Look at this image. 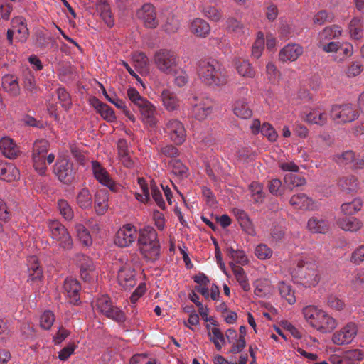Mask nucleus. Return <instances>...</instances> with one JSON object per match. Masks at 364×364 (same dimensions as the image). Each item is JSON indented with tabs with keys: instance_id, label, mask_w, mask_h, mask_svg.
Wrapping results in <instances>:
<instances>
[{
	"instance_id": "aec40b11",
	"label": "nucleus",
	"mask_w": 364,
	"mask_h": 364,
	"mask_svg": "<svg viewBox=\"0 0 364 364\" xmlns=\"http://www.w3.org/2000/svg\"><path fill=\"white\" fill-rule=\"evenodd\" d=\"M117 279L119 284L124 288L133 287L136 284L134 271L127 264L118 270Z\"/></svg>"
},
{
	"instance_id": "6e6d98bb",
	"label": "nucleus",
	"mask_w": 364,
	"mask_h": 364,
	"mask_svg": "<svg viewBox=\"0 0 364 364\" xmlns=\"http://www.w3.org/2000/svg\"><path fill=\"white\" fill-rule=\"evenodd\" d=\"M210 340L213 342L217 350H220L225 343V336L221 330L218 328H211Z\"/></svg>"
},
{
	"instance_id": "c85d7f7f",
	"label": "nucleus",
	"mask_w": 364,
	"mask_h": 364,
	"mask_svg": "<svg viewBox=\"0 0 364 364\" xmlns=\"http://www.w3.org/2000/svg\"><path fill=\"white\" fill-rule=\"evenodd\" d=\"M338 226L346 231L356 232L361 228L363 225L362 221L360 219L349 216L347 218H341L337 222Z\"/></svg>"
},
{
	"instance_id": "e2e57ef3",
	"label": "nucleus",
	"mask_w": 364,
	"mask_h": 364,
	"mask_svg": "<svg viewBox=\"0 0 364 364\" xmlns=\"http://www.w3.org/2000/svg\"><path fill=\"white\" fill-rule=\"evenodd\" d=\"M150 188L151 191V196L154 200H155L156 203L159 207L161 208H166V203L162 197V194L159 188H158L156 183L154 182L151 183Z\"/></svg>"
},
{
	"instance_id": "ddd939ff",
	"label": "nucleus",
	"mask_w": 364,
	"mask_h": 364,
	"mask_svg": "<svg viewBox=\"0 0 364 364\" xmlns=\"http://www.w3.org/2000/svg\"><path fill=\"white\" fill-rule=\"evenodd\" d=\"M54 172L58 179L65 183H71L75 178L73 164L65 158L57 161L54 166Z\"/></svg>"
},
{
	"instance_id": "2f4dec72",
	"label": "nucleus",
	"mask_w": 364,
	"mask_h": 364,
	"mask_svg": "<svg viewBox=\"0 0 364 364\" xmlns=\"http://www.w3.org/2000/svg\"><path fill=\"white\" fill-rule=\"evenodd\" d=\"M19 171L12 164L1 161V180L12 181L19 177Z\"/></svg>"
},
{
	"instance_id": "20e7f679",
	"label": "nucleus",
	"mask_w": 364,
	"mask_h": 364,
	"mask_svg": "<svg viewBox=\"0 0 364 364\" xmlns=\"http://www.w3.org/2000/svg\"><path fill=\"white\" fill-rule=\"evenodd\" d=\"M178 61L176 53L171 49H159L154 55V63L162 73H177Z\"/></svg>"
},
{
	"instance_id": "58836bf2",
	"label": "nucleus",
	"mask_w": 364,
	"mask_h": 364,
	"mask_svg": "<svg viewBox=\"0 0 364 364\" xmlns=\"http://www.w3.org/2000/svg\"><path fill=\"white\" fill-rule=\"evenodd\" d=\"M278 289L283 299H286L289 304H294L296 300L295 292L289 284L285 283L284 281L279 282Z\"/></svg>"
},
{
	"instance_id": "69168bd1",
	"label": "nucleus",
	"mask_w": 364,
	"mask_h": 364,
	"mask_svg": "<svg viewBox=\"0 0 364 364\" xmlns=\"http://www.w3.org/2000/svg\"><path fill=\"white\" fill-rule=\"evenodd\" d=\"M268 188L270 193L274 196L284 195V188L282 186V181L279 179H272L269 181Z\"/></svg>"
},
{
	"instance_id": "2eb2a0df",
	"label": "nucleus",
	"mask_w": 364,
	"mask_h": 364,
	"mask_svg": "<svg viewBox=\"0 0 364 364\" xmlns=\"http://www.w3.org/2000/svg\"><path fill=\"white\" fill-rule=\"evenodd\" d=\"M333 160L339 165H350L353 168H363L364 166V159L356 156L355 153L351 150L337 154L333 156Z\"/></svg>"
},
{
	"instance_id": "79ce46f5",
	"label": "nucleus",
	"mask_w": 364,
	"mask_h": 364,
	"mask_svg": "<svg viewBox=\"0 0 364 364\" xmlns=\"http://www.w3.org/2000/svg\"><path fill=\"white\" fill-rule=\"evenodd\" d=\"M251 198L255 203H262L265 198L263 186L261 183L252 182L249 186Z\"/></svg>"
},
{
	"instance_id": "1a4fd4ad",
	"label": "nucleus",
	"mask_w": 364,
	"mask_h": 364,
	"mask_svg": "<svg viewBox=\"0 0 364 364\" xmlns=\"http://www.w3.org/2000/svg\"><path fill=\"white\" fill-rule=\"evenodd\" d=\"M358 326L355 323L348 322L338 331L334 332L332 342L337 345L351 343L358 335Z\"/></svg>"
},
{
	"instance_id": "13d9d810",
	"label": "nucleus",
	"mask_w": 364,
	"mask_h": 364,
	"mask_svg": "<svg viewBox=\"0 0 364 364\" xmlns=\"http://www.w3.org/2000/svg\"><path fill=\"white\" fill-rule=\"evenodd\" d=\"M110 102L114 104V105L118 108L122 110V112L125 116L129 118V120L132 122L136 121V117L132 112L128 109L125 102L123 100L116 98V97H113L112 100H110Z\"/></svg>"
},
{
	"instance_id": "39448f33",
	"label": "nucleus",
	"mask_w": 364,
	"mask_h": 364,
	"mask_svg": "<svg viewBox=\"0 0 364 364\" xmlns=\"http://www.w3.org/2000/svg\"><path fill=\"white\" fill-rule=\"evenodd\" d=\"M50 237L58 242V245L64 250H70L73 246V240L66 227L58 220L48 222Z\"/></svg>"
},
{
	"instance_id": "f704fd0d",
	"label": "nucleus",
	"mask_w": 364,
	"mask_h": 364,
	"mask_svg": "<svg viewBox=\"0 0 364 364\" xmlns=\"http://www.w3.org/2000/svg\"><path fill=\"white\" fill-rule=\"evenodd\" d=\"M338 185L343 191L347 193L355 192L358 187V180L353 175L340 178Z\"/></svg>"
},
{
	"instance_id": "b1692460",
	"label": "nucleus",
	"mask_w": 364,
	"mask_h": 364,
	"mask_svg": "<svg viewBox=\"0 0 364 364\" xmlns=\"http://www.w3.org/2000/svg\"><path fill=\"white\" fill-rule=\"evenodd\" d=\"M28 282L41 281L43 277V269L39 264V260L36 256H31L27 259Z\"/></svg>"
},
{
	"instance_id": "ea45409f",
	"label": "nucleus",
	"mask_w": 364,
	"mask_h": 364,
	"mask_svg": "<svg viewBox=\"0 0 364 364\" xmlns=\"http://www.w3.org/2000/svg\"><path fill=\"white\" fill-rule=\"evenodd\" d=\"M80 262L81 277L85 281H89L91 278L90 272L95 269L94 264L89 257L84 256V255L81 256Z\"/></svg>"
},
{
	"instance_id": "de8ad7c7",
	"label": "nucleus",
	"mask_w": 364,
	"mask_h": 364,
	"mask_svg": "<svg viewBox=\"0 0 364 364\" xmlns=\"http://www.w3.org/2000/svg\"><path fill=\"white\" fill-rule=\"evenodd\" d=\"M77 203L82 208H88L92 203L91 193L87 188H83L77 195Z\"/></svg>"
},
{
	"instance_id": "393cba45",
	"label": "nucleus",
	"mask_w": 364,
	"mask_h": 364,
	"mask_svg": "<svg viewBox=\"0 0 364 364\" xmlns=\"http://www.w3.org/2000/svg\"><path fill=\"white\" fill-rule=\"evenodd\" d=\"M20 150L12 138L4 136L1 137V154L10 159H16Z\"/></svg>"
},
{
	"instance_id": "0eeeda50",
	"label": "nucleus",
	"mask_w": 364,
	"mask_h": 364,
	"mask_svg": "<svg viewBox=\"0 0 364 364\" xmlns=\"http://www.w3.org/2000/svg\"><path fill=\"white\" fill-rule=\"evenodd\" d=\"M330 116L333 120L337 123H348L355 120L358 116V111L354 109L351 105H333Z\"/></svg>"
},
{
	"instance_id": "9b49d317",
	"label": "nucleus",
	"mask_w": 364,
	"mask_h": 364,
	"mask_svg": "<svg viewBox=\"0 0 364 364\" xmlns=\"http://www.w3.org/2000/svg\"><path fill=\"white\" fill-rule=\"evenodd\" d=\"M92 173L97 181L103 186H107L111 191H119L120 186L112 179L109 172L101 166L100 162L92 161Z\"/></svg>"
},
{
	"instance_id": "a211bd4d",
	"label": "nucleus",
	"mask_w": 364,
	"mask_h": 364,
	"mask_svg": "<svg viewBox=\"0 0 364 364\" xmlns=\"http://www.w3.org/2000/svg\"><path fill=\"white\" fill-rule=\"evenodd\" d=\"M304 53V48L298 43H288L279 53V60L282 62L295 61Z\"/></svg>"
},
{
	"instance_id": "9d476101",
	"label": "nucleus",
	"mask_w": 364,
	"mask_h": 364,
	"mask_svg": "<svg viewBox=\"0 0 364 364\" xmlns=\"http://www.w3.org/2000/svg\"><path fill=\"white\" fill-rule=\"evenodd\" d=\"M138 230L131 224L124 225L117 231L115 235V244L119 247H127L137 240Z\"/></svg>"
},
{
	"instance_id": "72a5a7b5",
	"label": "nucleus",
	"mask_w": 364,
	"mask_h": 364,
	"mask_svg": "<svg viewBox=\"0 0 364 364\" xmlns=\"http://www.w3.org/2000/svg\"><path fill=\"white\" fill-rule=\"evenodd\" d=\"M235 66L240 75L247 78H254L255 72L250 61L237 60L235 63Z\"/></svg>"
},
{
	"instance_id": "49530a36",
	"label": "nucleus",
	"mask_w": 364,
	"mask_h": 364,
	"mask_svg": "<svg viewBox=\"0 0 364 364\" xmlns=\"http://www.w3.org/2000/svg\"><path fill=\"white\" fill-rule=\"evenodd\" d=\"M364 358V352L360 349L348 350L344 353L343 359L346 364H354L356 362L360 361Z\"/></svg>"
},
{
	"instance_id": "6e6552de",
	"label": "nucleus",
	"mask_w": 364,
	"mask_h": 364,
	"mask_svg": "<svg viewBox=\"0 0 364 364\" xmlns=\"http://www.w3.org/2000/svg\"><path fill=\"white\" fill-rule=\"evenodd\" d=\"M192 105V115L197 120L202 121L208 117L213 111V100L210 98H197L195 97Z\"/></svg>"
},
{
	"instance_id": "f3484780",
	"label": "nucleus",
	"mask_w": 364,
	"mask_h": 364,
	"mask_svg": "<svg viewBox=\"0 0 364 364\" xmlns=\"http://www.w3.org/2000/svg\"><path fill=\"white\" fill-rule=\"evenodd\" d=\"M63 287L69 302L74 305L78 304L81 289L79 282L72 278L65 279Z\"/></svg>"
},
{
	"instance_id": "bf43d9fd",
	"label": "nucleus",
	"mask_w": 364,
	"mask_h": 364,
	"mask_svg": "<svg viewBox=\"0 0 364 364\" xmlns=\"http://www.w3.org/2000/svg\"><path fill=\"white\" fill-rule=\"evenodd\" d=\"M264 47V39L262 33H259L252 47V55L255 58H260Z\"/></svg>"
},
{
	"instance_id": "774afa93",
	"label": "nucleus",
	"mask_w": 364,
	"mask_h": 364,
	"mask_svg": "<svg viewBox=\"0 0 364 364\" xmlns=\"http://www.w3.org/2000/svg\"><path fill=\"white\" fill-rule=\"evenodd\" d=\"M262 134L267 136L270 141H277L278 136L277 132L269 123L262 124Z\"/></svg>"
},
{
	"instance_id": "8fccbe9b",
	"label": "nucleus",
	"mask_w": 364,
	"mask_h": 364,
	"mask_svg": "<svg viewBox=\"0 0 364 364\" xmlns=\"http://www.w3.org/2000/svg\"><path fill=\"white\" fill-rule=\"evenodd\" d=\"M232 212L233 215H235L242 228H248L251 227L252 222L250 221L247 213L245 212L244 210L239 209V208H234Z\"/></svg>"
},
{
	"instance_id": "c03bdc74",
	"label": "nucleus",
	"mask_w": 364,
	"mask_h": 364,
	"mask_svg": "<svg viewBox=\"0 0 364 364\" xmlns=\"http://www.w3.org/2000/svg\"><path fill=\"white\" fill-rule=\"evenodd\" d=\"M77 236L82 242L83 245L90 246L93 242V240L90 235V233L88 230L82 224H76L75 226Z\"/></svg>"
},
{
	"instance_id": "4d7b16f0",
	"label": "nucleus",
	"mask_w": 364,
	"mask_h": 364,
	"mask_svg": "<svg viewBox=\"0 0 364 364\" xmlns=\"http://www.w3.org/2000/svg\"><path fill=\"white\" fill-rule=\"evenodd\" d=\"M203 14L215 22H218L222 18L223 14L221 12L214 6L209 5L208 6H203L201 9Z\"/></svg>"
},
{
	"instance_id": "09e8293b",
	"label": "nucleus",
	"mask_w": 364,
	"mask_h": 364,
	"mask_svg": "<svg viewBox=\"0 0 364 364\" xmlns=\"http://www.w3.org/2000/svg\"><path fill=\"white\" fill-rule=\"evenodd\" d=\"M98 9L100 13L101 18L103 19L107 26H108L109 28H112L114 22L109 5L107 4V2H104L103 4L99 5Z\"/></svg>"
},
{
	"instance_id": "864d4df0",
	"label": "nucleus",
	"mask_w": 364,
	"mask_h": 364,
	"mask_svg": "<svg viewBox=\"0 0 364 364\" xmlns=\"http://www.w3.org/2000/svg\"><path fill=\"white\" fill-rule=\"evenodd\" d=\"M111 304V299L107 295H102L100 296L98 299H97L95 303L97 309L107 317L108 316Z\"/></svg>"
},
{
	"instance_id": "3c124183",
	"label": "nucleus",
	"mask_w": 364,
	"mask_h": 364,
	"mask_svg": "<svg viewBox=\"0 0 364 364\" xmlns=\"http://www.w3.org/2000/svg\"><path fill=\"white\" fill-rule=\"evenodd\" d=\"M138 183L142 191L141 193H136L135 197L138 200L143 202H147L150 199V192L149 186L144 178H138Z\"/></svg>"
},
{
	"instance_id": "338daca9",
	"label": "nucleus",
	"mask_w": 364,
	"mask_h": 364,
	"mask_svg": "<svg viewBox=\"0 0 364 364\" xmlns=\"http://www.w3.org/2000/svg\"><path fill=\"white\" fill-rule=\"evenodd\" d=\"M100 115L106 121H116L115 112H114L113 109L110 107V106L106 105V103L102 102Z\"/></svg>"
},
{
	"instance_id": "0e129e2a",
	"label": "nucleus",
	"mask_w": 364,
	"mask_h": 364,
	"mask_svg": "<svg viewBox=\"0 0 364 364\" xmlns=\"http://www.w3.org/2000/svg\"><path fill=\"white\" fill-rule=\"evenodd\" d=\"M55 322V314L51 311H45L41 316V326L43 329H50Z\"/></svg>"
},
{
	"instance_id": "c756f323",
	"label": "nucleus",
	"mask_w": 364,
	"mask_h": 364,
	"mask_svg": "<svg viewBox=\"0 0 364 364\" xmlns=\"http://www.w3.org/2000/svg\"><path fill=\"white\" fill-rule=\"evenodd\" d=\"M1 87L11 96H18L20 93L18 82L14 76L6 75L1 78Z\"/></svg>"
},
{
	"instance_id": "052dcab7",
	"label": "nucleus",
	"mask_w": 364,
	"mask_h": 364,
	"mask_svg": "<svg viewBox=\"0 0 364 364\" xmlns=\"http://www.w3.org/2000/svg\"><path fill=\"white\" fill-rule=\"evenodd\" d=\"M108 318L114 320L117 323H123L126 320V316L123 311L120 310L117 306L111 304L109 311L108 312Z\"/></svg>"
},
{
	"instance_id": "6ab92c4d",
	"label": "nucleus",
	"mask_w": 364,
	"mask_h": 364,
	"mask_svg": "<svg viewBox=\"0 0 364 364\" xmlns=\"http://www.w3.org/2000/svg\"><path fill=\"white\" fill-rule=\"evenodd\" d=\"M161 100L163 107L168 112H174L179 109L181 100L173 91L167 90V88L163 90L161 93Z\"/></svg>"
},
{
	"instance_id": "7c9ffc66",
	"label": "nucleus",
	"mask_w": 364,
	"mask_h": 364,
	"mask_svg": "<svg viewBox=\"0 0 364 364\" xmlns=\"http://www.w3.org/2000/svg\"><path fill=\"white\" fill-rule=\"evenodd\" d=\"M289 203L291 206L296 208H302L303 210H308V208H311L313 205L311 198L304 193L292 196L289 200Z\"/></svg>"
},
{
	"instance_id": "5fc2aeb1",
	"label": "nucleus",
	"mask_w": 364,
	"mask_h": 364,
	"mask_svg": "<svg viewBox=\"0 0 364 364\" xmlns=\"http://www.w3.org/2000/svg\"><path fill=\"white\" fill-rule=\"evenodd\" d=\"M58 210L63 217L66 220H71L74 216L73 210L70 205L68 204L65 200H59L58 202Z\"/></svg>"
},
{
	"instance_id": "4be33fe9",
	"label": "nucleus",
	"mask_w": 364,
	"mask_h": 364,
	"mask_svg": "<svg viewBox=\"0 0 364 364\" xmlns=\"http://www.w3.org/2000/svg\"><path fill=\"white\" fill-rule=\"evenodd\" d=\"M315 325L316 329L318 331L321 333H328L333 331L337 326V322L333 317L328 316L326 311L320 310L318 321Z\"/></svg>"
},
{
	"instance_id": "473e14b6",
	"label": "nucleus",
	"mask_w": 364,
	"mask_h": 364,
	"mask_svg": "<svg viewBox=\"0 0 364 364\" xmlns=\"http://www.w3.org/2000/svg\"><path fill=\"white\" fill-rule=\"evenodd\" d=\"M48 150V141H36L33 144V162L46 160V154Z\"/></svg>"
},
{
	"instance_id": "412c9836",
	"label": "nucleus",
	"mask_w": 364,
	"mask_h": 364,
	"mask_svg": "<svg viewBox=\"0 0 364 364\" xmlns=\"http://www.w3.org/2000/svg\"><path fill=\"white\" fill-rule=\"evenodd\" d=\"M307 228L312 233H326L330 228V224L322 215L312 216L307 222Z\"/></svg>"
},
{
	"instance_id": "bb28decb",
	"label": "nucleus",
	"mask_w": 364,
	"mask_h": 364,
	"mask_svg": "<svg viewBox=\"0 0 364 364\" xmlns=\"http://www.w3.org/2000/svg\"><path fill=\"white\" fill-rule=\"evenodd\" d=\"M190 30L192 33L198 37H206L211 31L210 26L206 20L202 18H195L192 21L190 26Z\"/></svg>"
},
{
	"instance_id": "e433bc0d",
	"label": "nucleus",
	"mask_w": 364,
	"mask_h": 364,
	"mask_svg": "<svg viewBox=\"0 0 364 364\" xmlns=\"http://www.w3.org/2000/svg\"><path fill=\"white\" fill-rule=\"evenodd\" d=\"M320 314V309L316 307L314 305H308L303 308V314L306 320V321L309 323L310 326L316 328V325L318 321Z\"/></svg>"
},
{
	"instance_id": "603ef678",
	"label": "nucleus",
	"mask_w": 364,
	"mask_h": 364,
	"mask_svg": "<svg viewBox=\"0 0 364 364\" xmlns=\"http://www.w3.org/2000/svg\"><path fill=\"white\" fill-rule=\"evenodd\" d=\"M255 254V257H257L259 259L265 260L272 257L273 250L272 249L269 248L267 245H265V243H260V245L256 246Z\"/></svg>"
},
{
	"instance_id": "a19ab883",
	"label": "nucleus",
	"mask_w": 364,
	"mask_h": 364,
	"mask_svg": "<svg viewBox=\"0 0 364 364\" xmlns=\"http://www.w3.org/2000/svg\"><path fill=\"white\" fill-rule=\"evenodd\" d=\"M234 276L237 282L239 283L242 289L247 292L250 290V286L247 278V274L245 272L244 269L240 266L232 265V267Z\"/></svg>"
},
{
	"instance_id": "a878e982",
	"label": "nucleus",
	"mask_w": 364,
	"mask_h": 364,
	"mask_svg": "<svg viewBox=\"0 0 364 364\" xmlns=\"http://www.w3.org/2000/svg\"><path fill=\"white\" fill-rule=\"evenodd\" d=\"M109 194L105 189L97 191L95 196V210L97 214L102 215L109 207Z\"/></svg>"
},
{
	"instance_id": "37998d69",
	"label": "nucleus",
	"mask_w": 364,
	"mask_h": 364,
	"mask_svg": "<svg viewBox=\"0 0 364 364\" xmlns=\"http://www.w3.org/2000/svg\"><path fill=\"white\" fill-rule=\"evenodd\" d=\"M284 180L285 187L289 190H293L295 187L304 186V184H306L304 177L294 173L285 174Z\"/></svg>"
},
{
	"instance_id": "a18cd8bd",
	"label": "nucleus",
	"mask_w": 364,
	"mask_h": 364,
	"mask_svg": "<svg viewBox=\"0 0 364 364\" xmlns=\"http://www.w3.org/2000/svg\"><path fill=\"white\" fill-rule=\"evenodd\" d=\"M362 206L363 201L360 198H355L350 203H343L341 209L342 213L346 215H352V214H355L358 213V210H360Z\"/></svg>"
},
{
	"instance_id": "f03ea898",
	"label": "nucleus",
	"mask_w": 364,
	"mask_h": 364,
	"mask_svg": "<svg viewBox=\"0 0 364 364\" xmlns=\"http://www.w3.org/2000/svg\"><path fill=\"white\" fill-rule=\"evenodd\" d=\"M138 248L146 260L159 259L161 246L154 228L146 226L138 231Z\"/></svg>"
},
{
	"instance_id": "cd10ccee",
	"label": "nucleus",
	"mask_w": 364,
	"mask_h": 364,
	"mask_svg": "<svg viewBox=\"0 0 364 364\" xmlns=\"http://www.w3.org/2000/svg\"><path fill=\"white\" fill-rule=\"evenodd\" d=\"M304 120L307 123L316 124L318 126H324L327 123L328 117L326 112H322L319 108L313 109L305 114Z\"/></svg>"
},
{
	"instance_id": "c9c22d12",
	"label": "nucleus",
	"mask_w": 364,
	"mask_h": 364,
	"mask_svg": "<svg viewBox=\"0 0 364 364\" xmlns=\"http://www.w3.org/2000/svg\"><path fill=\"white\" fill-rule=\"evenodd\" d=\"M348 31L351 38L359 40L363 37V20L360 17H353L348 24Z\"/></svg>"
},
{
	"instance_id": "f257e3e1",
	"label": "nucleus",
	"mask_w": 364,
	"mask_h": 364,
	"mask_svg": "<svg viewBox=\"0 0 364 364\" xmlns=\"http://www.w3.org/2000/svg\"><path fill=\"white\" fill-rule=\"evenodd\" d=\"M198 75L202 82L210 86L224 85L228 80L225 68L215 60L200 61Z\"/></svg>"
},
{
	"instance_id": "5701e85b",
	"label": "nucleus",
	"mask_w": 364,
	"mask_h": 364,
	"mask_svg": "<svg viewBox=\"0 0 364 364\" xmlns=\"http://www.w3.org/2000/svg\"><path fill=\"white\" fill-rule=\"evenodd\" d=\"M11 27L18 36L16 37L21 43H25L29 35V31L25 18L23 16H16L11 20Z\"/></svg>"
},
{
	"instance_id": "f8f14e48",
	"label": "nucleus",
	"mask_w": 364,
	"mask_h": 364,
	"mask_svg": "<svg viewBox=\"0 0 364 364\" xmlns=\"http://www.w3.org/2000/svg\"><path fill=\"white\" fill-rule=\"evenodd\" d=\"M139 111L140 112V119L144 124L151 127L156 126L158 123L156 107L150 100L143 98Z\"/></svg>"
},
{
	"instance_id": "4468645a",
	"label": "nucleus",
	"mask_w": 364,
	"mask_h": 364,
	"mask_svg": "<svg viewBox=\"0 0 364 364\" xmlns=\"http://www.w3.org/2000/svg\"><path fill=\"white\" fill-rule=\"evenodd\" d=\"M136 16L143 21L146 28H155L159 26V20L154 5L145 4L137 11Z\"/></svg>"
},
{
	"instance_id": "7ed1b4c3",
	"label": "nucleus",
	"mask_w": 364,
	"mask_h": 364,
	"mask_svg": "<svg viewBox=\"0 0 364 364\" xmlns=\"http://www.w3.org/2000/svg\"><path fill=\"white\" fill-rule=\"evenodd\" d=\"M293 274L305 287H315L321 279L316 261L309 259L299 260Z\"/></svg>"
},
{
	"instance_id": "680f3d73",
	"label": "nucleus",
	"mask_w": 364,
	"mask_h": 364,
	"mask_svg": "<svg viewBox=\"0 0 364 364\" xmlns=\"http://www.w3.org/2000/svg\"><path fill=\"white\" fill-rule=\"evenodd\" d=\"M57 94L63 108L68 109L72 105L70 95L64 87H59Z\"/></svg>"
},
{
	"instance_id": "4c0bfd02",
	"label": "nucleus",
	"mask_w": 364,
	"mask_h": 364,
	"mask_svg": "<svg viewBox=\"0 0 364 364\" xmlns=\"http://www.w3.org/2000/svg\"><path fill=\"white\" fill-rule=\"evenodd\" d=\"M233 112L237 117L247 119L251 117L252 112L244 100H237L233 106Z\"/></svg>"
},
{
	"instance_id": "dca6fc26",
	"label": "nucleus",
	"mask_w": 364,
	"mask_h": 364,
	"mask_svg": "<svg viewBox=\"0 0 364 364\" xmlns=\"http://www.w3.org/2000/svg\"><path fill=\"white\" fill-rule=\"evenodd\" d=\"M343 30L338 25H331L319 31L317 37V46L318 48L323 47V44L328 41L335 40L342 36Z\"/></svg>"
},
{
	"instance_id": "423d86ee",
	"label": "nucleus",
	"mask_w": 364,
	"mask_h": 364,
	"mask_svg": "<svg viewBox=\"0 0 364 364\" xmlns=\"http://www.w3.org/2000/svg\"><path fill=\"white\" fill-rule=\"evenodd\" d=\"M164 131L168 134L170 140L176 145H181L186 139V132L184 124L176 118L166 121Z\"/></svg>"
}]
</instances>
